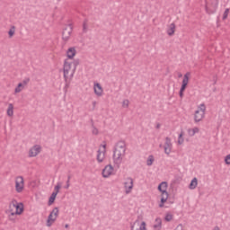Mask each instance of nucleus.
Here are the masks:
<instances>
[{"label": "nucleus", "instance_id": "nucleus-46", "mask_svg": "<svg viewBox=\"0 0 230 230\" xmlns=\"http://www.w3.org/2000/svg\"><path fill=\"white\" fill-rule=\"evenodd\" d=\"M213 230H220V227H218V226H216Z\"/></svg>", "mask_w": 230, "mask_h": 230}, {"label": "nucleus", "instance_id": "nucleus-6", "mask_svg": "<svg viewBox=\"0 0 230 230\" xmlns=\"http://www.w3.org/2000/svg\"><path fill=\"white\" fill-rule=\"evenodd\" d=\"M73 32V25L69 23L67 27L63 30L62 38L65 41H67Z\"/></svg>", "mask_w": 230, "mask_h": 230}, {"label": "nucleus", "instance_id": "nucleus-3", "mask_svg": "<svg viewBox=\"0 0 230 230\" xmlns=\"http://www.w3.org/2000/svg\"><path fill=\"white\" fill-rule=\"evenodd\" d=\"M190 75V72H186V74H184V75H183V79L181 81V85L179 90L180 98H183V96H184L185 90L189 84Z\"/></svg>", "mask_w": 230, "mask_h": 230}, {"label": "nucleus", "instance_id": "nucleus-21", "mask_svg": "<svg viewBox=\"0 0 230 230\" xmlns=\"http://www.w3.org/2000/svg\"><path fill=\"white\" fill-rule=\"evenodd\" d=\"M56 199H57V194L54 190L53 193L50 195V197L49 199V206H52V204H54Z\"/></svg>", "mask_w": 230, "mask_h": 230}, {"label": "nucleus", "instance_id": "nucleus-52", "mask_svg": "<svg viewBox=\"0 0 230 230\" xmlns=\"http://www.w3.org/2000/svg\"><path fill=\"white\" fill-rule=\"evenodd\" d=\"M69 86V84L66 83L65 88H67Z\"/></svg>", "mask_w": 230, "mask_h": 230}, {"label": "nucleus", "instance_id": "nucleus-11", "mask_svg": "<svg viewBox=\"0 0 230 230\" xmlns=\"http://www.w3.org/2000/svg\"><path fill=\"white\" fill-rule=\"evenodd\" d=\"M113 170H114L113 166H111V164H108L102 170V177L107 179L108 177H110V175H111V173L113 172Z\"/></svg>", "mask_w": 230, "mask_h": 230}, {"label": "nucleus", "instance_id": "nucleus-17", "mask_svg": "<svg viewBox=\"0 0 230 230\" xmlns=\"http://www.w3.org/2000/svg\"><path fill=\"white\" fill-rule=\"evenodd\" d=\"M162 224H163V220L162 218H156L155 220V224L153 226L155 230H161L162 229Z\"/></svg>", "mask_w": 230, "mask_h": 230}, {"label": "nucleus", "instance_id": "nucleus-31", "mask_svg": "<svg viewBox=\"0 0 230 230\" xmlns=\"http://www.w3.org/2000/svg\"><path fill=\"white\" fill-rule=\"evenodd\" d=\"M154 161H155L154 155H149V157L147 158V166H152Z\"/></svg>", "mask_w": 230, "mask_h": 230}, {"label": "nucleus", "instance_id": "nucleus-27", "mask_svg": "<svg viewBox=\"0 0 230 230\" xmlns=\"http://www.w3.org/2000/svg\"><path fill=\"white\" fill-rule=\"evenodd\" d=\"M60 188H62V183L58 182L57 186H55V188H54L55 193H56V198H57V195H58V193L60 191Z\"/></svg>", "mask_w": 230, "mask_h": 230}, {"label": "nucleus", "instance_id": "nucleus-22", "mask_svg": "<svg viewBox=\"0 0 230 230\" xmlns=\"http://www.w3.org/2000/svg\"><path fill=\"white\" fill-rule=\"evenodd\" d=\"M168 197H169V193L168 192H167V195H165V197H164V195L162 196V199H161L160 204H159V208H164L166 200H168Z\"/></svg>", "mask_w": 230, "mask_h": 230}, {"label": "nucleus", "instance_id": "nucleus-18", "mask_svg": "<svg viewBox=\"0 0 230 230\" xmlns=\"http://www.w3.org/2000/svg\"><path fill=\"white\" fill-rule=\"evenodd\" d=\"M199 128H198V126H195L194 128H189L188 130V134L190 137H193L196 134H199Z\"/></svg>", "mask_w": 230, "mask_h": 230}, {"label": "nucleus", "instance_id": "nucleus-43", "mask_svg": "<svg viewBox=\"0 0 230 230\" xmlns=\"http://www.w3.org/2000/svg\"><path fill=\"white\" fill-rule=\"evenodd\" d=\"M69 186H70L69 181L67 180V181H66V186H65V189H66V190H68Z\"/></svg>", "mask_w": 230, "mask_h": 230}, {"label": "nucleus", "instance_id": "nucleus-28", "mask_svg": "<svg viewBox=\"0 0 230 230\" xmlns=\"http://www.w3.org/2000/svg\"><path fill=\"white\" fill-rule=\"evenodd\" d=\"M23 88V84L18 83L17 86L15 87V93H22V90Z\"/></svg>", "mask_w": 230, "mask_h": 230}, {"label": "nucleus", "instance_id": "nucleus-7", "mask_svg": "<svg viewBox=\"0 0 230 230\" xmlns=\"http://www.w3.org/2000/svg\"><path fill=\"white\" fill-rule=\"evenodd\" d=\"M130 230H146V223L142 222L139 226V222L137 220L130 224Z\"/></svg>", "mask_w": 230, "mask_h": 230}, {"label": "nucleus", "instance_id": "nucleus-29", "mask_svg": "<svg viewBox=\"0 0 230 230\" xmlns=\"http://www.w3.org/2000/svg\"><path fill=\"white\" fill-rule=\"evenodd\" d=\"M92 128H93L92 133H93L94 136H98L99 130H98V128H96V126H94L93 120H92Z\"/></svg>", "mask_w": 230, "mask_h": 230}, {"label": "nucleus", "instance_id": "nucleus-9", "mask_svg": "<svg viewBox=\"0 0 230 230\" xmlns=\"http://www.w3.org/2000/svg\"><path fill=\"white\" fill-rule=\"evenodd\" d=\"M172 149V139L170 137H165V145L164 150L167 155H170Z\"/></svg>", "mask_w": 230, "mask_h": 230}, {"label": "nucleus", "instance_id": "nucleus-23", "mask_svg": "<svg viewBox=\"0 0 230 230\" xmlns=\"http://www.w3.org/2000/svg\"><path fill=\"white\" fill-rule=\"evenodd\" d=\"M7 116H13V102H10V104H8Z\"/></svg>", "mask_w": 230, "mask_h": 230}, {"label": "nucleus", "instance_id": "nucleus-16", "mask_svg": "<svg viewBox=\"0 0 230 230\" xmlns=\"http://www.w3.org/2000/svg\"><path fill=\"white\" fill-rule=\"evenodd\" d=\"M175 31H176V25H175L174 22L171 23V24L167 27V34H169V36H173Z\"/></svg>", "mask_w": 230, "mask_h": 230}, {"label": "nucleus", "instance_id": "nucleus-15", "mask_svg": "<svg viewBox=\"0 0 230 230\" xmlns=\"http://www.w3.org/2000/svg\"><path fill=\"white\" fill-rule=\"evenodd\" d=\"M76 55V49L75 47H69V49L66 50V56L69 58V59H73L75 56Z\"/></svg>", "mask_w": 230, "mask_h": 230}, {"label": "nucleus", "instance_id": "nucleus-10", "mask_svg": "<svg viewBox=\"0 0 230 230\" xmlns=\"http://www.w3.org/2000/svg\"><path fill=\"white\" fill-rule=\"evenodd\" d=\"M134 181L131 178L127 179L126 182H124V188L126 189V193H131L133 190Z\"/></svg>", "mask_w": 230, "mask_h": 230}, {"label": "nucleus", "instance_id": "nucleus-25", "mask_svg": "<svg viewBox=\"0 0 230 230\" xmlns=\"http://www.w3.org/2000/svg\"><path fill=\"white\" fill-rule=\"evenodd\" d=\"M41 152V146L40 145H35L34 146V156L39 155Z\"/></svg>", "mask_w": 230, "mask_h": 230}, {"label": "nucleus", "instance_id": "nucleus-34", "mask_svg": "<svg viewBox=\"0 0 230 230\" xmlns=\"http://www.w3.org/2000/svg\"><path fill=\"white\" fill-rule=\"evenodd\" d=\"M16 204H17V200L15 199H13L12 200V202H10V204H9V209H12L13 208H16Z\"/></svg>", "mask_w": 230, "mask_h": 230}, {"label": "nucleus", "instance_id": "nucleus-42", "mask_svg": "<svg viewBox=\"0 0 230 230\" xmlns=\"http://www.w3.org/2000/svg\"><path fill=\"white\" fill-rule=\"evenodd\" d=\"M106 145H102V148H103V152L102 154H104V157H105V154H106Z\"/></svg>", "mask_w": 230, "mask_h": 230}, {"label": "nucleus", "instance_id": "nucleus-40", "mask_svg": "<svg viewBox=\"0 0 230 230\" xmlns=\"http://www.w3.org/2000/svg\"><path fill=\"white\" fill-rule=\"evenodd\" d=\"M226 164H230V154L225 157Z\"/></svg>", "mask_w": 230, "mask_h": 230}, {"label": "nucleus", "instance_id": "nucleus-49", "mask_svg": "<svg viewBox=\"0 0 230 230\" xmlns=\"http://www.w3.org/2000/svg\"><path fill=\"white\" fill-rule=\"evenodd\" d=\"M178 76H179V77H182L181 72H180V73L178 74Z\"/></svg>", "mask_w": 230, "mask_h": 230}, {"label": "nucleus", "instance_id": "nucleus-13", "mask_svg": "<svg viewBox=\"0 0 230 230\" xmlns=\"http://www.w3.org/2000/svg\"><path fill=\"white\" fill-rule=\"evenodd\" d=\"M167 188L168 182H161L158 185V190L162 192V195H168Z\"/></svg>", "mask_w": 230, "mask_h": 230}, {"label": "nucleus", "instance_id": "nucleus-50", "mask_svg": "<svg viewBox=\"0 0 230 230\" xmlns=\"http://www.w3.org/2000/svg\"><path fill=\"white\" fill-rule=\"evenodd\" d=\"M93 107H95V105H96V101H93Z\"/></svg>", "mask_w": 230, "mask_h": 230}, {"label": "nucleus", "instance_id": "nucleus-48", "mask_svg": "<svg viewBox=\"0 0 230 230\" xmlns=\"http://www.w3.org/2000/svg\"><path fill=\"white\" fill-rule=\"evenodd\" d=\"M206 11H207L208 13H210V11L208 10V5H206Z\"/></svg>", "mask_w": 230, "mask_h": 230}, {"label": "nucleus", "instance_id": "nucleus-2", "mask_svg": "<svg viewBox=\"0 0 230 230\" xmlns=\"http://www.w3.org/2000/svg\"><path fill=\"white\" fill-rule=\"evenodd\" d=\"M206 111H207V106L205 102H201L198 110L195 111L194 121L196 123H199V121H202L203 118H205Z\"/></svg>", "mask_w": 230, "mask_h": 230}, {"label": "nucleus", "instance_id": "nucleus-37", "mask_svg": "<svg viewBox=\"0 0 230 230\" xmlns=\"http://www.w3.org/2000/svg\"><path fill=\"white\" fill-rule=\"evenodd\" d=\"M228 14H229V8H226L223 13V20H226V18H228Z\"/></svg>", "mask_w": 230, "mask_h": 230}, {"label": "nucleus", "instance_id": "nucleus-26", "mask_svg": "<svg viewBox=\"0 0 230 230\" xmlns=\"http://www.w3.org/2000/svg\"><path fill=\"white\" fill-rule=\"evenodd\" d=\"M9 211H10L9 220H11L12 222H13V221L15 220L16 213L13 212V208L9 209Z\"/></svg>", "mask_w": 230, "mask_h": 230}, {"label": "nucleus", "instance_id": "nucleus-53", "mask_svg": "<svg viewBox=\"0 0 230 230\" xmlns=\"http://www.w3.org/2000/svg\"><path fill=\"white\" fill-rule=\"evenodd\" d=\"M163 145H160V148H162Z\"/></svg>", "mask_w": 230, "mask_h": 230}, {"label": "nucleus", "instance_id": "nucleus-4", "mask_svg": "<svg viewBox=\"0 0 230 230\" xmlns=\"http://www.w3.org/2000/svg\"><path fill=\"white\" fill-rule=\"evenodd\" d=\"M59 215V209L58 208H54L52 211H50L48 219H47V226L51 227L53 226L54 222H56L57 218L58 217Z\"/></svg>", "mask_w": 230, "mask_h": 230}, {"label": "nucleus", "instance_id": "nucleus-44", "mask_svg": "<svg viewBox=\"0 0 230 230\" xmlns=\"http://www.w3.org/2000/svg\"><path fill=\"white\" fill-rule=\"evenodd\" d=\"M156 128H157V129L161 128V124H160V122H158V123L156 124Z\"/></svg>", "mask_w": 230, "mask_h": 230}, {"label": "nucleus", "instance_id": "nucleus-14", "mask_svg": "<svg viewBox=\"0 0 230 230\" xmlns=\"http://www.w3.org/2000/svg\"><path fill=\"white\" fill-rule=\"evenodd\" d=\"M15 209H16L15 215H22V213H23L24 211V206L22 202L19 204V202L16 200Z\"/></svg>", "mask_w": 230, "mask_h": 230}, {"label": "nucleus", "instance_id": "nucleus-32", "mask_svg": "<svg viewBox=\"0 0 230 230\" xmlns=\"http://www.w3.org/2000/svg\"><path fill=\"white\" fill-rule=\"evenodd\" d=\"M87 22H88V20L87 18H85L83 22V32H87Z\"/></svg>", "mask_w": 230, "mask_h": 230}, {"label": "nucleus", "instance_id": "nucleus-12", "mask_svg": "<svg viewBox=\"0 0 230 230\" xmlns=\"http://www.w3.org/2000/svg\"><path fill=\"white\" fill-rule=\"evenodd\" d=\"M94 93L96 96H102L103 88L101 83H94Z\"/></svg>", "mask_w": 230, "mask_h": 230}, {"label": "nucleus", "instance_id": "nucleus-45", "mask_svg": "<svg viewBox=\"0 0 230 230\" xmlns=\"http://www.w3.org/2000/svg\"><path fill=\"white\" fill-rule=\"evenodd\" d=\"M67 181H68V184H70L71 175H68V177H67Z\"/></svg>", "mask_w": 230, "mask_h": 230}, {"label": "nucleus", "instance_id": "nucleus-39", "mask_svg": "<svg viewBox=\"0 0 230 230\" xmlns=\"http://www.w3.org/2000/svg\"><path fill=\"white\" fill-rule=\"evenodd\" d=\"M128 105H129L128 99H124V101H123V107H126V109H128Z\"/></svg>", "mask_w": 230, "mask_h": 230}, {"label": "nucleus", "instance_id": "nucleus-19", "mask_svg": "<svg viewBox=\"0 0 230 230\" xmlns=\"http://www.w3.org/2000/svg\"><path fill=\"white\" fill-rule=\"evenodd\" d=\"M198 183H199V181H198L197 177H194V179H192V181H190V183L189 185L190 190H196Z\"/></svg>", "mask_w": 230, "mask_h": 230}, {"label": "nucleus", "instance_id": "nucleus-38", "mask_svg": "<svg viewBox=\"0 0 230 230\" xmlns=\"http://www.w3.org/2000/svg\"><path fill=\"white\" fill-rule=\"evenodd\" d=\"M30 81H31V77H24V79L22 80V88L24 87V84H28Z\"/></svg>", "mask_w": 230, "mask_h": 230}, {"label": "nucleus", "instance_id": "nucleus-30", "mask_svg": "<svg viewBox=\"0 0 230 230\" xmlns=\"http://www.w3.org/2000/svg\"><path fill=\"white\" fill-rule=\"evenodd\" d=\"M173 218V215H172V213H167L165 215L164 220L165 222H171V220H172Z\"/></svg>", "mask_w": 230, "mask_h": 230}, {"label": "nucleus", "instance_id": "nucleus-1", "mask_svg": "<svg viewBox=\"0 0 230 230\" xmlns=\"http://www.w3.org/2000/svg\"><path fill=\"white\" fill-rule=\"evenodd\" d=\"M127 146L125 141H119L113 150V161L114 164L119 168L123 157L126 155Z\"/></svg>", "mask_w": 230, "mask_h": 230}, {"label": "nucleus", "instance_id": "nucleus-51", "mask_svg": "<svg viewBox=\"0 0 230 230\" xmlns=\"http://www.w3.org/2000/svg\"><path fill=\"white\" fill-rule=\"evenodd\" d=\"M65 227L67 229L69 227V224H66Z\"/></svg>", "mask_w": 230, "mask_h": 230}, {"label": "nucleus", "instance_id": "nucleus-5", "mask_svg": "<svg viewBox=\"0 0 230 230\" xmlns=\"http://www.w3.org/2000/svg\"><path fill=\"white\" fill-rule=\"evenodd\" d=\"M15 190H16L17 193H22V191H23V190H24V179H23V177H22V176L16 177Z\"/></svg>", "mask_w": 230, "mask_h": 230}, {"label": "nucleus", "instance_id": "nucleus-36", "mask_svg": "<svg viewBox=\"0 0 230 230\" xmlns=\"http://www.w3.org/2000/svg\"><path fill=\"white\" fill-rule=\"evenodd\" d=\"M29 157H35V146L29 151Z\"/></svg>", "mask_w": 230, "mask_h": 230}, {"label": "nucleus", "instance_id": "nucleus-33", "mask_svg": "<svg viewBox=\"0 0 230 230\" xmlns=\"http://www.w3.org/2000/svg\"><path fill=\"white\" fill-rule=\"evenodd\" d=\"M14 32H15V27L14 25H13L11 29H9L8 31L9 37L12 38L14 35Z\"/></svg>", "mask_w": 230, "mask_h": 230}, {"label": "nucleus", "instance_id": "nucleus-35", "mask_svg": "<svg viewBox=\"0 0 230 230\" xmlns=\"http://www.w3.org/2000/svg\"><path fill=\"white\" fill-rule=\"evenodd\" d=\"M73 65H74V71L75 72L76 70V66H78V65H80V59H74L73 61Z\"/></svg>", "mask_w": 230, "mask_h": 230}, {"label": "nucleus", "instance_id": "nucleus-47", "mask_svg": "<svg viewBox=\"0 0 230 230\" xmlns=\"http://www.w3.org/2000/svg\"><path fill=\"white\" fill-rule=\"evenodd\" d=\"M73 75H75V68H74L73 72L71 73L70 76L73 77Z\"/></svg>", "mask_w": 230, "mask_h": 230}, {"label": "nucleus", "instance_id": "nucleus-24", "mask_svg": "<svg viewBox=\"0 0 230 230\" xmlns=\"http://www.w3.org/2000/svg\"><path fill=\"white\" fill-rule=\"evenodd\" d=\"M183 136H184V132H181L180 134H179V136H178V145H183V143H184V137H183Z\"/></svg>", "mask_w": 230, "mask_h": 230}, {"label": "nucleus", "instance_id": "nucleus-20", "mask_svg": "<svg viewBox=\"0 0 230 230\" xmlns=\"http://www.w3.org/2000/svg\"><path fill=\"white\" fill-rule=\"evenodd\" d=\"M105 159V154L103 152H101V150H98L97 152V161L98 163H102Z\"/></svg>", "mask_w": 230, "mask_h": 230}, {"label": "nucleus", "instance_id": "nucleus-8", "mask_svg": "<svg viewBox=\"0 0 230 230\" xmlns=\"http://www.w3.org/2000/svg\"><path fill=\"white\" fill-rule=\"evenodd\" d=\"M71 65H72V63L67 61V59H65L64 67H63L65 81H67L69 70H71Z\"/></svg>", "mask_w": 230, "mask_h": 230}, {"label": "nucleus", "instance_id": "nucleus-41", "mask_svg": "<svg viewBox=\"0 0 230 230\" xmlns=\"http://www.w3.org/2000/svg\"><path fill=\"white\" fill-rule=\"evenodd\" d=\"M174 230H183V226H181V224H179V226H177Z\"/></svg>", "mask_w": 230, "mask_h": 230}]
</instances>
